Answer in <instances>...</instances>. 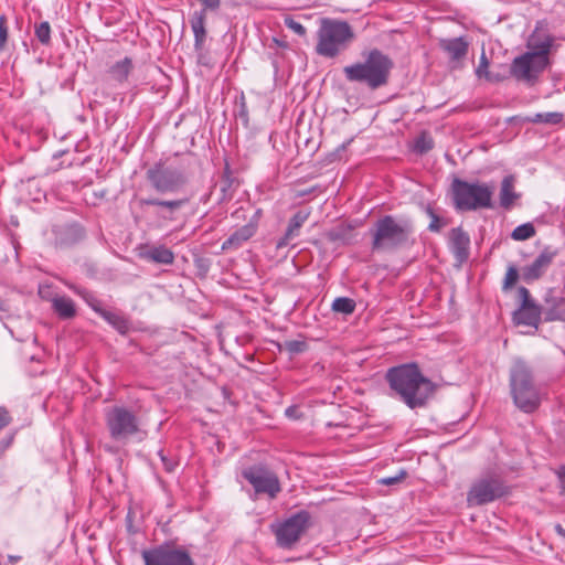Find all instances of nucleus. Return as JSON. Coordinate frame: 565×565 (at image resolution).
<instances>
[{
    "label": "nucleus",
    "instance_id": "obj_10",
    "mask_svg": "<svg viewBox=\"0 0 565 565\" xmlns=\"http://www.w3.org/2000/svg\"><path fill=\"white\" fill-rule=\"evenodd\" d=\"M105 424L109 436L115 441L125 443L140 433V420L136 412L114 405L105 409Z\"/></svg>",
    "mask_w": 565,
    "mask_h": 565
},
{
    "label": "nucleus",
    "instance_id": "obj_15",
    "mask_svg": "<svg viewBox=\"0 0 565 565\" xmlns=\"http://www.w3.org/2000/svg\"><path fill=\"white\" fill-rule=\"evenodd\" d=\"M546 65L545 62L539 60L534 54L525 52L512 61L510 72L519 81L531 82Z\"/></svg>",
    "mask_w": 565,
    "mask_h": 565
},
{
    "label": "nucleus",
    "instance_id": "obj_25",
    "mask_svg": "<svg viewBox=\"0 0 565 565\" xmlns=\"http://www.w3.org/2000/svg\"><path fill=\"white\" fill-rule=\"evenodd\" d=\"M52 309L58 318L68 320L76 316V307L74 301L66 296L55 295L52 299Z\"/></svg>",
    "mask_w": 565,
    "mask_h": 565
},
{
    "label": "nucleus",
    "instance_id": "obj_6",
    "mask_svg": "<svg viewBox=\"0 0 565 565\" xmlns=\"http://www.w3.org/2000/svg\"><path fill=\"white\" fill-rule=\"evenodd\" d=\"M510 388L520 411L531 414L540 407L541 394L534 383L533 367L521 358L514 359L510 369Z\"/></svg>",
    "mask_w": 565,
    "mask_h": 565
},
{
    "label": "nucleus",
    "instance_id": "obj_21",
    "mask_svg": "<svg viewBox=\"0 0 565 565\" xmlns=\"http://www.w3.org/2000/svg\"><path fill=\"white\" fill-rule=\"evenodd\" d=\"M257 228H258L257 218L250 220L247 224L235 230L228 236V238L223 242L222 250L239 248L245 242H247L249 238H252L256 234Z\"/></svg>",
    "mask_w": 565,
    "mask_h": 565
},
{
    "label": "nucleus",
    "instance_id": "obj_13",
    "mask_svg": "<svg viewBox=\"0 0 565 565\" xmlns=\"http://www.w3.org/2000/svg\"><path fill=\"white\" fill-rule=\"evenodd\" d=\"M516 297L519 300L518 308L512 312V322L520 327H530L535 331L543 320V312L541 305L532 297L530 290L520 286L516 289Z\"/></svg>",
    "mask_w": 565,
    "mask_h": 565
},
{
    "label": "nucleus",
    "instance_id": "obj_27",
    "mask_svg": "<svg viewBox=\"0 0 565 565\" xmlns=\"http://www.w3.org/2000/svg\"><path fill=\"white\" fill-rule=\"evenodd\" d=\"M102 318L120 334H126L130 331V321L121 313L107 310L106 312H102Z\"/></svg>",
    "mask_w": 565,
    "mask_h": 565
},
{
    "label": "nucleus",
    "instance_id": "obj_8",
    "mask_svg": "<svg viewBox=\"0 0 565 565\" xmlns=\"http://www.w3.org/2000/svg\"><path fill=\"white\" fill-rule=\"evenodd\" d=\"M452 200L458 211H476L492 207L493 186L470 183L456 178L451 183Z\"/></svg>",
    "mask_w": 565,
    "mask_h": 565
},
{
    "label": "nucleus",
    "instance_id": "obj_3",
    "mask_svg": "<svg viewBox=\"0 0 565 565\" xmlns=\"http://www.w3.org/2000/svg\"><path fill=\"white\" fill-rule=\"evenodd\" d=\"M394 67L393 60L379 49H372L363 62H355L343 67L348 82L365 85L371 90L386 86Z\"/></svg>",
    "mask_w": 565,
    "mask_h": 565
},
{
    "label": "nucleus",
    "instance_id": "obj_34",
    "mask_svg": "<svg viewBox=\"0 0 565 565\" xmlns=\"http://www.w3.org/2000/svg\"><path fill=\"white\" fill-rule=\"evenodd\" d=\"M414 148L419 153H426L434 148V140L427 134H422L416 138Z\"/></svg>",
    "mask_w": 565,
    "mask_h": 565
},
{
    "label": "nucleus",
    "instance_id": "obj_24",
    "mask_svg": "<svg viewBox=\"0 0 565 565\" xmlns=\"http://www.w3.org/2000/svg\"><path fill=\"white\" fill-rule=\"evenodd\" d=\"M139 256L151 263L171 265L174 262V253L164 245L150 246L141 250Z\"/></svg>",
    "mask_w": 565,
    "mask_h": 565
},
{
    "label": "nucleus",
    "instance_id": "obj_29",
    "mask_svg": "<svg viewBox=\"0 0 565 565\" xmlns=\"http://www.w3.org/2000/svg\"><path fill=\"white\" fill-rule=\"evenodd\" d=\"M563 118H564V116L562 113L552 111V113H537L533 117L526 118V120L532 124L557 125L563 120Z\"/></svg>",
    "mask_w": 565,
    "mask_h": 565
},
{
    "label": "nucleus",
    "instance_id": "obj_35",
    "mask_svg": "<svg viewBox=\"0 0 565 565\" xmlns=\"http://www.w3.org/2000/svg\"><path fill=\"white\" fill-rule=\"evenodd\" d=\"M488 67H489V60H488V57L486 55L484 50H482L481 55H480L479 65L476 68V75L479 78L486 77L487 79L490 81L491 76H490V73L488 71Z\"/></svg>",
    "mask_w": 565,
    "mask_h": 565
},
{
    "label": "nucleus",
    "instance_id": "obj_11",
    "mask_svg": "<svg viewBox=\"0 0 565 565\" xmlns=\"http://www.w3.org/2000/svg\"><path fill=\"white\" fill-rule=\"evenodd\" d=\"M510 493V488L497 475H488L476 480L467 493L470 507L484 505Z\"/></svg>",
    "mask_w": 565,
    "mask_h": 565
},
{
    "label": "nucleus",
    "instance_id": "obj_18",
    "mask_svg": "<svg viewBox=\"0 0 565 565\" xmlns=\"http://www.w3.org/2000/svg\"><path fill=\"white\" fill-rule=\"evenodd\" d=\"M543 21H539L536 23L534 31L529 36L527 47L531 50L529 51L531 54H534L536 57H539V60L547 64V55L552 47L554 38L545 30H543Z\"/></svg>",
    "mask_w": 565,
    "mask_h": 565
},
{
    "label": "nucleus",
    "instance_id": "obj_19",
    "mask_svg": "<svg viewBox=\"0 0 565 565\" xmlns=\"http://www.w3.org/2000/svg\"><path fill=\"white\" fill-rule=\"evenodd\" d=\"M448 241L454 257L461 265L469 258L470 237L468 233L462 227H454L449 232Z\"/></svg>",
    "mask_w": 565,
    "mask_h": 565
},
{
    "label": "nucleus",
    "instance_id": "obj_4",
    "mask_svg": "<svg viewBox=\"0 0 565 565\" xmlns=\"http://www.w3.org/2000/svg\"><path fill=\"white\" fill-rule=\"evenodd\" d=\"M412 218L392 214L381 216L371 228L373 250H395L415 244Z\"/></svg>",
    "mask_w": 565,
    "mask_h": 565
},
{
    "label": "nucleus",
    "instance_id": "obj_9",
    "mask_svg": "<svg viewBox=\"0 0 565 565\" xmlns=\"http://www.w3.org/2000/svg\"><path fill=\"white\" fill-rule=\"evenodd\" d=\"M310 526L311 514L307 510H300L282 521L271 523L270 531L275 535L278 547L291 550Z\"/></svg>",
    "mask_w": 565,
    "mask_h": 565
},
{
    "label": "nucleus",
    "instance_id": "obj_43",
    "mask_svg": "<svg viewBox=\"0 0 565 565\" xmlns=\"http://www.w3.org/2000/svg\"><path fill=\"white\" fill-rule=\"evenodd\" d=\"M11 423V416L9 411L1 406L0 407V430Z\"/></svg>",
    "mask_w": 565,
    "mask_h": 565
},
{
    "label": "nucleus",
    "instance_id": "obj_39",
    "mask_svg": "<svg viewBox=\"0 0 565 565\" xmlns=\"http://www.w3.org/2000/svg\"><path fill=\"white\" fill-rule=\"evenodd\" d=\"M8 41V21L4 15H0V51L6 49Z\"/></svg>",
    "mask_w": 565,
    "mask_h": 565
},
{
    "label": "nucleus",
    "instance_id": "obj_30",
    "mask_svg": "<svg viewBox=\"0 0 565 565\" xmlns=\"http://www.w3.org/2000/svg\"><path fill=\"white\" fill-rule=\"evenodd\" d=\"M356 308V303L352 298L338 297L331 305L332 311L342 315H352Z\"/></svg>",
    "mask_w": 565,
    "mask_h": 565
},
{
    "label": "nucleus",
    "instance_id": "obj_2",
    "mask_svg": "<svg viewBox=\"0 0 565 565\" xmlns=\"http://www.w3.org/2000/svg\"><path fill=\"white\" fill-rule=\"evenodd\" d=\"M193 164L192 153L175 152L149 167L146 179L158 193H177L189 183Z\"/></svg>",
    "mask_w": 565,
    "mask_h": 565
},
{
    "label": "nucleus",
    "instance_id": "obj_45",
    "mask_svg": "<svg viewBox=\"0 0 565 565\" xmlns=\"http://www.w3.org/2000/svg\"><path fill=\"white\" fill-rule=\"evenodd\" d=\"M555 532L565 539V529L561 524L555 525Z\"/></svg>",
    "mask_w": 565,
    "mask_h": 565
},
{
    "label": "nucleus",
    "instance_id": "obj_42",
    "mask_svg": "<svg viewBox=\"0 0 565 565\" xmlns=\"http://www.w3.org/2000/svg\"><path fill=\"white\" fill-rule=\"evenodd\" d=\"M555 473L558 478V484H559V489H561L559 493L565 495V465L558 467L555 470Z\"/></svg>",
    "mask_w": 565,
    "mask_h": 565
},
{
    "label": "nucleus",
    "instance_id": "obj_1",
    "mask_svg": "<svg viewBox=\"0 0 565 565\" xmlns=\"http://www.w3.org/2000/svg\"><path fill=\"white\" fill-rule=\"evenodd\" d=\"M384 380L390 387V396L403 402L411 409L426 407L437 387L415 362L388 367Z\"/></svg>",
    "mask_w": 565,
    "mask_h": 565
},
{
    "label": "nucleus",
    "instance_id": "obj_22",
    "mask_svg": "<svg viewBox=\"0 0 565 565\" xmlns=\"http://www.w3.org/2000/svg\"><path fill=\"white\" fill-rule=\"evenodd\" d=\"M238 181L233 177L230 164L226 162L222 177L215 188H218L217 203L223 204L230 202L236 192Z\"/></svg>",
    "mask_w": 565,
    "mask_h": 565
},
{
    "label": "nucleus",
    "instance_id": "obj_37",
    "mask_svg": "<svg viewBox=\"0 0 565 565\" xmlns=\"http://www.w3.org/2000/svg\"><path fill=\"white\" fill-rule=\"evenodd\" d=\"M284 23L288 29L294 31L299 36H306L307 29L300 22L296 21L294 18H291V17L285 18Z\"/></svg>",
    "mask_w": 565,
    "mask_h": 565
},
{
    "label": "nucleus",
    "instance_id": "obj_14",
    "mask_svg": "<svg viewBox=\"0 0 565 565\" xmlns=\"http://www.w3.org/2000/svg\"><path fill=\"white\" fill-rule=\"evenodd\" d=\"M242 476L253 486L256 494H267L269 499H276L281 491L278 477L264 465L247 467L243 469Z\"/></svg>",
    "mask_w": 565,
    "mask_h": 565
},
{
    "label": "nucleus",
    "instance_id": "obj_38",
    "mask_svg": "<svg viewBox=\"0 0 565 565\" xmlns=\"http://www.w3.org/2000/svg\"><path fill=\"white\" fill-rule=\"evenodd\" d=\"M50 34H51V28L49 22H41L38 25V41L42 44H49L50 43Z\"/></svg>",
    "mask_w": 565,
    "mask_h": 565
},
{
    "label": "nucleus",
    "instance_id": "obj_31",
    "mask_svg": "<svg viewBox=\"0 0 565 565\" xmlns=\"http://www.w3.org/2000/svg\"><path fill=\"white\" fill-rule=\"evenodd\" d=\"M425 212L426 214L429 216L430 218V223L428 224V231L430 232H434V233H438L440 232V230L447 225V222L441 218L437 213L436 211L434 210V207L431 205H426L425 207Z\"/></svg>",
    "mask_w": 565,
    "mask_h": 565
},
{
    "label": "nucleus",
    "instance_id": "obj_28",
    "mask_svg": "<svg viewBox=\"0 0 565 565\" xmlns=\"http://www.w3.org/2000/svg\"><path fill=\"white\" fill-rule=\"evenodd\" d=\"M131 70H132L131 58L125 57L124 60L116 62L109 68V75L114 81H116L118 83H124L127 81Z\"/></svg>",
    "mask_w": 565,
    "mask_h": 565
},
{
    "label": "nucleus",
    "instance_id": "obj_33",
    "mask_svg": "<svg viewBox=\"0 0 565 565\" xmlns=\"http://www.w3.org/2000/svg\"><path fill=\"white\" fill-rule=\"evenodd\" d=\"M280 351L285 350L291 355L302 353L307 350L308 345L305 341L301 340H288L282 344H278Z\"/></svg>",
    "mask_w": 565,
    "mask_h": 565
},
{
    "label": "nucleus",
    "instance_id": "obj_16",
    "mask_svg": "<svg viewBox=\"0 0 565 565\" xmlns=\"http://www.w3.org/2000/svg\"><path fill=\"white\" fill-rule=\"evenodd\" d=\"M189 203L188 198L177 200H160L156 198H143L139 200L141 206H154L157 207L156 215L163 220L173 222L178 218V212Z\"/></svg>",
    "mask_w": 565,
    "mask_h": 565
},
{
    "label": "nucleus",
    "instance_id": "obj_36",
    "mask_svg": "<svg viewBox=\"0 0 565 565\" xmlns=\"http://www.w3.org/2000/svg\"><path fill=\"white\" fill-rule=\"evenodd\" d=\"M84 299L86 300L87 305L102 317V312H106L107 310L102 307L100 300L95 298L92 294L85 291L79 292Z\"/></svg>",
    "mask_w": 565,
    "mask_h": 565
},
{
    "label": "nucleus",
    "instance_id": "obj_46",
    "mask_svg": "<svg viewBox=\"0 0 565 565\" xmlns=\"http://www.w3.org/2000/svg\"><path fill=\"white\" fill-rule=\"evenodd\" d=\"M38 295H40V296H41V297H43V298L45 297L44 291H43V289H42V286H39V288H38Z\"/></svg>",
    "mask_w": 565,
    "mask_h": 565
},
{
    "label": "nucleus",
    "instance_id": "obj_12",
    "mask_svg": "<svg viewBox=\"0 0 565 565\" xmlns=\"http://www.w3.org/2000/svg\"><path fill=\"white\" fill-rule=\"evenodd\" d=\"M145 565H194L189 551L183 546L163 543L141 552Z\"/></svg>",
    "mask_w": 565,
    "mask_h": 565
},
{
    "label": "nucleus",
    "instance_id": "obj_23",
    "mask_svg": "<svg viewBox=\"0 0 565 565\" xmlns=\"http://www.w3.org/2000/svg\"><path fill=\"white\" fill-rule=\"evenodd\" d=\"M439 47L448 55L451 62H458L468 54L469 43L462 38L441 39Z\"/></svg>",
    "mask_w": 565,
    "mask_h": 565
},
{
    "label": "nucleus",
    "instance_id": "obj_20",
    "mask_svg": "<svg viewBox=\"0 0 565 565\" xmlns=\"http://www.w3.org/2000/svg\"><path fill=\"white\" fill-rule=\"evenodd\" d=\"M310 214V210L301 209L292 215V217L289 220L284 236L280 237L276 243L277 249L288 246L292 239L299 236L300 228L308 221Z\"/></svg>",
    "mask_w": 565,
    "mask_h": 565
},
{
    "label": "nucleus",
    "instance_id": "obj_40",
    "mask_svg": "<svg viewBox=\"0 0 565 565\" xmlns=\"http://www.w3.org/2000/svg\"><path fill=\"white\" fill-rule=\"evenodd\" d=\"M406 476H407V472H406L404 469H402V470H399V472H398L396 476H394V477H385V478H382V479L380 480V483H381V484H384V486H393V484H396V483H398V482L403 481V480L406 478Z\"/></svg>",
    "mask_w": 565,
    "mask_h": 565
},
{
    "label": "nucleus",
    "instance_id": "obj_48",
    "mask_svg": "<svg viewBox=\"0 0 565 565\" xmlns=\"http://www.w3.org/2000/svg\"><path fill=\"white\" fill-rule=\"evenodd\" d=\"M11 440H12V437H10V438L7 440V444H6V446H7V447L10 445Z\"/></svg>",
    "mask_w": 565,
    "mask_h": 565
},
{
    "label": "nucleus",
    "instance_id": "obj_47",
    "mask_svg": "<svg viewBox=\"0 0 565 565\" xmlns=\"http://www.w3.org/2000/svg\"><path fill=\"white\" fill-rule=\"evenodd\" d=\"M70 231H73V232H81L78 228L76 227H70Z\"/></svg>",
    "mask_w": 565,
    "mask_h": 565
},
{
    "label": "nucleus",
    "instance_id": "obj_7",
    "mask_svg": "<svg viewBox=\"0 0 565 565\" xmlns=\"http://www.w3.org/2000/svg\"><path fill=\"white\" fill-rule=\"evenodd\" d=\"M557 255V248L550 245L545 246L530 264L521 268V274L515 265L510 264L502 280V291L507 294L512 290L520 277L526 284L540 280L548 271Z\"/></svg>",
    "mask_w": 565,
    "mask_h": 565
},
{
    "label": "nucleus",
    "instance_id": "obj_41",
    "mask_svg": "<svg viewBox=\"0 0 565 565\" xmlns=\"http://www.w3.org/2000/svg\"><path fill=\"white\" fill-rule=\"evenodd\" d=\"M158 455H159V457H160V459H161V461H162V463H163V467H164L166 471H167V472H172V471H174V469H175V467H177V462H175L174 460H172V459L168 458V457L164 455V452H163V450H162V449H161V450H159Z\"/></svg>",
    "mask_w": 565,
    "mask_h": 565
},
{
    "label": "nucleus",
    "instance_id": "obj_5",
    "mask_svg": "<svg viewBox=\"0 0 565 565\" xmlns=\"http://www.w3.org/2000/svg\"><path fill=\"white\" fill-rule=\"evenodd\" d=\"M316 38V54L324 58H337L349 50L355 40V33L345 20L321 18Z\"/></svg>",
    "mask_w": 565,
    "mask_h": 565
},
{
    "label": "nucleus",
    "instance_id": "obj_26",
    "mask_svg": "<svg viewBox=\"0 0 565 565\" xmlns=\"http://www.w3.org/2000/svg\"><path fill=\"white\" fill-rule=\"evenodd\" d=\"M515 179L513 175H507L503 178L500 188V205L510 210L514 203V201L520 196L514 191Z\"/></svg>",
    "mask_w": 565,
    "mask_h": 565
},
{
    "label": "nucleus",
    "instance_id": "obj_17",
    "mask_svg": "<svg viewBox=\"0 0 565 565\" xmlns=\"http://www.w3.org/2000/svg\"><path fill=\"white\" fill-rule=\"evenodd\" d=\"M545 322H565V297L558 295L555 288H548L541 305Z\"/></svg>",
    "mask_w": 565,
    "mask_h": 565
},
{
    "label": "nucleus",
    "instance_id": "obj_44",
    "mask_svg": "<svg viewBox=\"0 0 565 565\" xmlns=\"http://www.w3.org/2000/svg\"><path fill=\"white\" fill-rule=\"evenodd\" d=\"M285 415L290 419H299L302 417L301 412L299 411V407L296 405H291L286 408Z\"/></svg>",
    "mask_w": 565,
    "mask_h": 565
},
{
    "label": "nucleus",
    "instance_id": "obj_32",
    "mask_svg": "<svg viewBox=\"0 0 565 565\" xmlns=\"http://www.w3.org/2000/svg\"><path fill=\"white\" fill-rule=\"evenodd\" d=\"M535 227L532 223H524L519 226H516L512 233L511 237L514 241H525L535 235Z\"/></svg>",
    "mask_w": 565,
    "mask_h": 565
}]
</instances>
